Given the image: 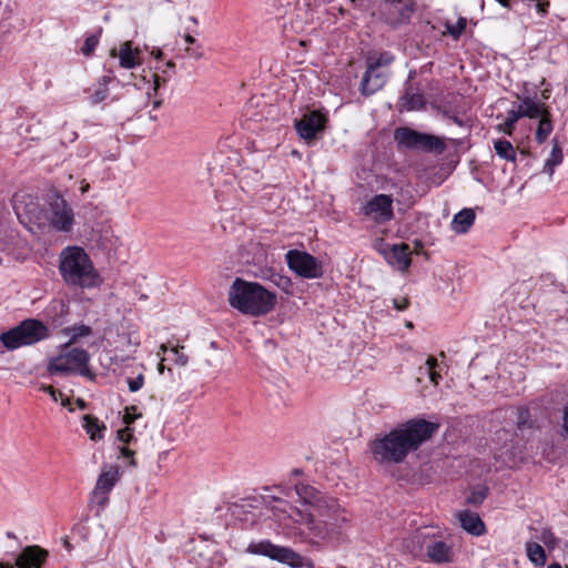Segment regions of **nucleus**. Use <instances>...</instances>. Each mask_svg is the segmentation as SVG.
<instances>
[{
	"mask_svg": "<svg viewBox=\"0 0 568 568\" xmlns=\"http://www.w3.org/2000/svg\"><path fill=\"white\" fill-rule=\"evenodd\" d=\"M475 222V212L471 209H463L456 213L452 221V229L457 234L466 233Z\"/></svg>",
	"mask_w": 568,
	"mask_h": 568,
	"instance_id": "aec40b11",
	"label": "nucleus"
},
{
	"mask_svg": "<svg viewBox=\"0 0 568 568\" xmlns=\"http://www.w3.org/2000/svg\"><path fill=\"white\" fill-rule=\"evenodd\" d=\"M539 539L549 549H554L558 544V538L555 536L550 528H542L539 535Z\"/></svg>",
	"mask_w": 568,
	"mask_h": 568,
	"instance_id": "f704fd0d",
	"label": "nucleus"
},
{
	"mask_svg": "<svg viewBox=\"0 0 568 568\" xmlns=\"http://www.w3.org/2000/svg\"><path fill=\"white\" fill-rule=\"evenodd\" d=\"M120 479L119 467L115 465L103 466L98 477L94 489L91 493V501L103 509L109 503V494Z\"/></svg>",
	"mask_w": 568,
	"mask_h": 568,
	"instance_id": "9b49d317",
	"label": "nucleus"
},
{
	"mask_svg": "<svg viewBox=\"0 0 568 568\" xmlns=\"http://www.w3.org/2000/svg\"><path fill=\"white\" fill-rule=\"evenodd\" d=\"M326 116L320 111H312L304 114L296 122L295 128L300 136L304 140H312L325 126Z\"/></svg>",
	"mask_w": 568,
	"mask_h": 568,
	"instance_id": "4468645a",
	"label": "nucleus"
},
{
	"mask_svg": "<svg viewBox=\"0 0 568 568\" xmlns=\"http://www.w3.org/2000/svg\"><path fill=\"white\" fill-rule=\"evenodd\" d=\"M295 493L302 508L274 498L272 513L277 520L292 519L303 526L305 539L313 547L322 548L338 544L351 524L347 509L336 498L304 483L295 485Z\"/></svg>",
	"mask_w": 568,
	"mask_h": 568,
	"instance_id": "f257e3e1",
	"label": "nucleus"
},
{
	"mask_svg": "<svg viewBox=\"0 0 568 568\" xmlns=\"http://www.w3.org/2000/svg\"><path fill=\"white\" fill-rule=\"evenodd\" d=\"M381 65L382 60H376L368 64L361 82L362 94L371 95L385 85L387 73L379 70Z\"/></svg>",
	"mask_w": 568,
	"mask_h": 568,
	"instance_id": "ddd939ff",
	"label": "nucleus"
},
{
	"mask_svg": "<svg viewBox=\"0 0 568 568\" xmlns=\"http://www.w3.org/2000/svg\"><path fill=\"white\" fill-rule=\"evenodd\" d=\"M144 371L145 368L143 366L140 367V371L138 372L136 376L134 377H126V384L129 387V390L131 393L139 392L143 385H144Z\"/></svg>",
	"mask_w": 568,
	"mask_h": 568,
	"instance_id": "72a5a7b5",
	"label": "nucleus"
},
{
	"mask_svg": "<svg viewBox=\"0 0 568 568\" xmlns=\"http://www.w3.org/2000/svg\"><path fill=\"white\" fill-rule=\"evenodd\" d=\"M526 555L528 560L537 567L545 566L547 561L545 549L538 544L534 541H527L526 546Z\"/></svg>",
	"mask_w": 568,
	"mask_h": 568,
	"instance_id": "a878e982",
	"label": "nucleus"
},
{
	"mask_svg": "<svg viewBox=\"0 0 568 568\" xmlns=\"http://www.w3.org/2000/svg\"><path fill=\"white\" fill-rule=\"evenodd\" d=\"M399 13V18L396 21H393L392 24L407 23L415 11V2L414 0H405L403 2V7L397 9Z\"/></svg>",
	"mask_w": 568,
	"mask_h": 568,
	"instance_id": "473e14b6",
	"label": "nucleus"
},
{
	"mask_svg": "<svg viewBox=\"0 0 568 568\" xmlns=\"http://www.w3.org/2000/svg\"><path fill=\"white\" fill-rule=\"evenodd\" d=\"M524 111H525V109H524V106H523V103L520 102V103H519V105H518V108H517L516 110H510L509 112H514V113H515L516 115H518V118L520 119V118L526 116V115L524 114Z\"/></svg>",
	"mask_w": 568,
	"mask_h": 568,
	"instance_id": "3c124183",
	"label": "nucleus"
},
{
	"mask_svg": "<svg viewBox=\"0 0 568 568\" xmlns=\"http://www.w3.org/2000/svg\"><path fill=\"white\" fill-rule=\"evenodd\" d=\"M160 351H161V352H163V353H165V352L168 351V346H166L165 344H162V345L160 346Z\"/></svg>",
	"mask_w": 568,
	"mask_h": 568,
	"instance_id": "e2e57ef3",
	"label": "nucleus"
},
{
	"mask_svg": "<svg viewBox=\"0 0 568 568\" xmlns=\"http://www.w3.org/2000/svg\"><path fill=\"white\" fill-rule=\"evenodd\" d=\"M548 568H562V567H561V566H560V564H558V562H552V564H550V565L548 566Z\"/></svg>",
	"mask_w": 568,
	"mask_h": 568,
	"instance_id": "680f3d73",
	"label": "nucleus"
},
{
	"mask_svg": "<svg viewBox=\"0 0 568 568\" xmlns=\"http://www.w3.org/2000/svg\"><path fill=\"white\" fill-rule=\"evenodd\" d=\"M393 196L376 194L361 207V214L376 224H385L394 219Z\"/></svg>",
	"mask_w": 568,
	"mask_h": 568,
	"instance_id": "9d476101",
	"label": "nucleus"
},
{
	"mask_svg": "<svg viewBox=\"0 0 568 568\" xmlns=\"http://www.w3.org/2000/svg\"><path fill=\"white\" fill-rule=\"evenodd\" d=\"M455 124L459 125V126H463L464 125V121L458 118L457 115H449L448 116Z\"/></svg>",
	"mask_w": 568,
	"mask_h": 568,
	"instance_id": "603ef678",
	"label": "nucleus"
},
{
	"mask_svg": "<svg viewBox=\"0 0 568 568\" xmlns=\"http://www.w3.org/2000/svg\"><path fill=\"white\" fill-rule=\"evenodd\" d=\"M153 82H154V85H153V90L154 92L158 91V89L160 88L161 85V82H165V80H161V78L158 75V74H153Z\"/></svg>",
	"mask_w": 568,
	"mask_h": 568,
	"instance_id": "09e8293b",
	"label": "nucleus"
},
{
	"mask_svg": "<svg viewBox=\"0 0 568 568\" xmlns=\"http://www.w3.org/2000/svg\"><path fill=\"white\" fill-rule=\"evenodd\" d=\"M118 440L122 443V446H128L130 443L135 442L136 439L133 436V428L125 426L124 428L119 429Z\"/></svg>",
	"mask_w": 568,
	"mask_h": 568,
	"instance_id": "e433bc0d",
	"label": "nucleus"
},
{
	"mask_svg": "<svg viewBox=\"0 0 568 568\" xmlns=\"http://www.w3.org/2000/svg\"><path fill=\"white\" fill-rule=\"evenodd\" d=\"M435 536L434 528H419L403 539V549L415 557L422 556L427 552L429 544H432Z\"/></svg>",
	"mask_w": 568,
	"mask_h": 568,
	"instance_id": "f8f14e48",
	"label": "nucleus"
},
{
	"mask_svg": "<svg viewBox=\"0 0 568 568\" xmlns=\"http://www.w3.org/2000/svg\"><path fill=\"white\" fill-rule=\"evenodd\" d=\"M99 43V34H91L85 38L84 43L81 48V52L89 57L93 53Z\"/></svg>",
	"mask_w": 568,
	"mask_h": 568,
	"instance_id": "c9c22d12",
	"label": "nucleus"
},
{
	"mask_svg": "<svg viewBox=\"0 0 568 568\" xmlns=\"http://www.w3.org/2000/svg\"><path fill=\"white\" fill-rule=\"evenodd\" d=\"M549 6V1H538V3L536 4V9L539 13L546 14L548 12Z\"/></svg>",
	"mask_w": 568,
	"mask_h": 568,
	"instance_id": "a18cd8bd",
	"label": "nucleus"
},
{
	"mask_svg": "<svg viewBox=\"0 0 568 568\" xmlns=\"http://www.w3.org/2000/svg\"><path fill=\"white\" fill-rule=\"evenodd\" d=\"M429 561L434 564H449L454 560V550L450 545L447 542L436 539H433L432 544H429L428 550L425 554Z\"/></svg>",
	"mask_w": 568,
	"mask_h": 568,
	"instance_id": "dca6fc26",
	"label": "nucleus"
},
{
	"mask_svg": "<svg viewBox=\"0 0 568 568\" xmlns=\"http://www.w3.org/2000/svg\"><path fill=\"white\" fill-rule=\"evenodd\" d=\"M111 81V75H103L89 89V100L91 104H99L106 100L109 97L108 87Z\"/></svg>",
	"mask_w": 568,
	"mask_h": 568,
	"instance_id": "412c9836",
	"label": "nucleus"
},
{
	"mask_svg": "<svg viewBox=\"0 0 568 568\" xmlns=\"http://www.w3.org/2000/svg\"><path fill=\"white\" fill-rule=\"evenodd\" d=\"M459 524L464 530L473 536H483L486 532L485 523L479 515L471 510H462L457 514Z\"/></svg>",
	"mask_w": 568,
	"mask_h": 568,
	"instance_id": "f3484780",
	"label": "nucleus"
},
{
	"mask_svg": "<svg viewBox=\"0 0 568 568\" xmlns=\"http://www.w3.org/2000/svg\"><path fill=\"white\" fill-rule=\"evenodd\" d=\"M17 567L16 565H12V564H2L0 562V568H14Z\"/></svg>",
	"mask_w": 568,
	"mask_h": 568,
	"instance_id": "4d7b16f0",
	"label": "nucleus"
},
{
	"mask_svg": "<svg viewBox=\"0 0 568 568\" xmlns=\"http://www.w3.org/2000/svg\"><path fill=\"white\" fill-rule=\"evenodd\" d=\"M551 131H552V123L550 120V113L548 111L540 116V120H539V123H538V126L536 130V136H535L536 141L539 144L544 143L547 140V138L549 136V134L551 133Z\"/></svg>",
	"mask_w": 568,
	"mask_h": 568,
	"instance_id": "c85d7f7f",
	"label": "nucleus"
},
{
	"mask_svg": "<svg viewBox=\"0 0 568 568\" xmlns=\"http://www.w3.org/2000/svg\"><path fill=\"white\" fill-rule=\"evenodd\" d=\"M467 26L466 18L460 17L456 23H452L449 21L445 22V28L447 33L455 40H458L460 36L464 33Z\"/></svg>",
	"mask_w": 568,
	"mask_h": 568,
	"instance_id": "2f4dec72",
	"label": "nucleus"
},
{
	"mask_svg": "<svg viewBox=\"0 0 568 568\" xmlns=\"http://www.w3.org/2000/svg\"><path fill=\"white\" fill-rule=\"evenodd\" d=\"M248 552L266 556L273 560L286 564L292 568H315L312 559L305 558L290 547H283L272 544L270 540L251 542Z\"/></svg>",
	"mask_w": 568,
	"mask_h": 568,
	"instance_id": "0eeeda50",
	"label": "nucleus"
},
{
	"mask_svg": "<svg viewBox=\"0 0 568 568\" xmlns=\"http://www.w3.org/2000/svg\"><path fill=\"white\" fill-rule=\"evenodd\" d=\"M445 149L446 144L440 138L434 134L419 132V136L416 139V142L413 144L410 150L443 153Z\"/></svg>",
	"mask_w": 568,
	"mask_h": 568,
	"instance_id": "a211bd4d",
	"label": "nucleus"
},
{
	"mask_svg": "<svg viewBox=\"0 0 568 568\" xmlns=\"http://www.w3.org/2000/svg\"><path fill=\"white\" fill-rule=\"evenodd\" d=\"M49 337L48 326L39 320L27 318L0 334V355L21 347L32 346Z\"/></svg>",
	"mask_w": 568,
	"mask_h": 568,
	"instance_id": "39448f33",
	"label": "nucleus"
},
{
	"mask_svg": "<svg viewBox=\"0 0 568 568\" xmlns=\"http://www.w3.org/2000/svg\"><path fill=\"white\" fill-rule=\"evenodd\" d=\"M562 150L558 142L554 141L550 155L545 163V171L552 175L555 168L562 162Z\"/></svg>",
	"mask_w": 568,
	"mask_h": 568,
	"instance_id": "7c9ffc66",
	"label": "nucleus"
},
{
	"mask_svg": "<svg viewBox=\"0 0 568 568\" xmlns=\"http://www.w3.org/2000/svg\"><path fill=\"white\" fill-rule=\"evenodd\" d=\"M287 266L303 278H318L323 275L321 262L305 251L290 250L285 254Z\"/></svg>",
	"mask_w": 568,
	"mask_h": 568,
	"instance_id": "1a4fd4ad",
	"label": "nucleus"
},
{
	"mask_svg": "<svg viewBox=\"0 0 568 568\" xmlns=\"http://www.w3.org/2000/svg\"><path fill=\"white\" fill-rule=\"evenodd\" d=\"M393 305L397 311H404L409 306V300L406 296H403L400 298H394Z\"/></svg>",
	"mask_w": 568,
	"mask_h": 568,
	"instance_id": "c03bdc74",
	"label": "nucleus"
},
{
	"mask_svg": "<svg viewBox=\"0 0 568 568\" xmlns=\"http://www.w3.org/2000/svg\"><path fill=\"white\" fill-rule=\"evenodd\" d=\"M111 55H112V57H115V55H116L115 50H112V51H111Z\"/></svg>",
	"mask_w": 568,
	"mask_h": 568,
	"instance_id": "774afa93",
	"label": "nucleus"
},
{
	"mask_svg": "<svg viewBox=\"0 0 568 568\" xmlns=\"http://www.w3.org/2000/svg\"><path fill=\"white\" fill-rule=\"evenodd\" d=\"M418 136L419 132L408 126H400L394 131V140L397 145L408 150L412 149Z\"/></svg>",
	"mask_w": 568,
	"mask_h": 568,
	"instance_id": "5701e85b",
	"label": "nucleus"
},
{
	"mask_svg": "<svg viewBox=\"0 0 568 568\" xmlns=\"http://www.w3.org/2000/svg\"><path fill=\"white\" fill-rule=\"evenodd\" d=\"M426 365L428 367L429 379L434 385H438L439 379L442 378L440 374L435 371L437 366V359L433 356H429L426 361Z\"/></svg>",
	"mask_w": 568,
	"mask_h": 568,
	"instance_id": "4c0bfd02",
	"label": "nucleus"
},
{
	"mask_svg": "<svg viewBox=\"0 0 568 568\" xmlns=\"http://www.w3.org/2000/svg\"><path fill=\"white\" fill-rule=\"evenodd\" d=\"M562 428L568 435V407L565 408L562 413Z\"/></svg>",
	"mask_w": 568,
	"mask_h": 568,
	"instance_id": "49530a36",
	"label": "nucleus"
},
{
	"mask_svg": "<svg viewBox=\"0 0 568 568\" xmlns=\"http://www.w3.org/2000/svg\"><path fill=\"white\" fill-rule=\"evenodd\" d=\"M118 55L122 68L132 69L140 64L138 51L134 52L132 50L131 42L129 41L121 44Z\"/></svg>",
	"mask_w": 568,
	"mask_h": 568,
	"instance_id": "b1692460",
	"label": "nucleus"
},
{
	"mask_svg": "<svg viewBox=\"0 0 568 568\" xmlns=\"http://www.w3.org/2000/svg\"><path fill=\"white\" fill-rule=\"evenodd\" d=\"M231 307L244 315L260 317L268 314L276 304V295L257 282L236 277L227 292Z\"/></svg>",
	"mask_w": 568,
	"mask_h": 568,
	"instance_id": "7ed1b4c3",
	"label": "nucleus"
},
{
	"mask_svg": "<svg viewBox=\"0 0 568 568\" xmlns=\"http://www.w3.org/2000/svg\"><path fill=\"white\" fill-rule=\"evenodd\" d=\"M183 346H173L171 352L174 354V362L179 366H185L187 364V356L182 353Z\"/></svg>",
	"mask_w": 568,
	"mask_h": 568,
	"instance_id": "ea45409f",
	"label": "nucleus"
},
{
	"mask_svg": "<svg viewBox=\"0 0 568 568\" xmlns=\"http://www.w3.org/2000/svg\"><path fill=\"white\" fill-rule=\"evenodd\" d=\"M184 40L189 44H193L195 42V39L191 34H185Z\"/></svg>",
	"mask_w": 568,
	"mask_h": 568,
	"instance_id": "864d4df0",
	"label": "nucleus"
},
{
	"mask_svg": "<svg viewBox=\"0 0 568 568\" xmlns=\"http://www.w3.org/2000/svg\"><path fill=\"white\" fill-rule=\"evenodd\" d=\"M152 54H154V57H155L156 59H161V58H162V55H163V53H162V51H161V50H158L156 52H154V51H153V52H152Z\"/></svg>",
	"mask_w": 568,
	"mask_h": 568,
	"instance_id": "bf43d9fd",
	"label": "nucleus"
},
{
	"mask_svg": "<svg viewBox=\"0 0 568 568\" xmlns=\"http://www.w3.org/2000/svg\"><path fill=\"white\" fill-rule=\"evenodd\" d=\"M44 223H39V229H52L60 233H70L75 223V214L72 206L60 194H54L45 210Z\"/></svg>",
	"mask_w": 568,
	"mask_h": 568,
	"instance_id": "6e6552de",
	"label": "nucleus"
},
{
	"mask_svg": "<svg viewBox=\"0 0 568 568\" xmlns=\"http://www.w3.org/2000/svg\"><path fill=\"white\" fill-rule=\"evenodd\" d=\"M486 496H487L486 489H481V490H478V491H473L467 497V503L468 504H473V505L481 504L484 501V499L486 498Z\"/></svg>",
	"mask_w": 568,
	"mask_h": 568,
	"instance_id": "79ce46f5",
	"label": "nucleus"
},
{
	"mask_svg": "<svg viewBox=\"0 0 568 568\" xmlns=\"http://www.w3.org/2000/svg\"><path fill=\"white\" fill-rule=\"evenodd\" d=\"M91 333H92V328L89 325H84V324L65 327L63 329V334L65 336H69V341H68V343H65V348L70 347L78 339L91 335Z\"/></svg>",
	"mask_w": 568,
	"mask_h": 568,
	"instance_id": "bb28decb",
	"label": "nucleus"
},
{
	"mask_svg": "<svg viewBox=\"0 0 568 568\" xmlns=\"http://www.w3.org/2000/svg\"><path fill=\"white\" fill-rule=\"evenodd\" d=\"M63 546L68 549V550H71V544L69 542L68 539H64L63 540Z\"/></svg>",
	"mask_w": 568,
	"mask_h": 568,
	"instance_id": "052dcab7",
	"label": "nucleus"
},
{
	"mask_svg": "<svg viewBox=\"0 0 568 568\" xmlns=\"http://www.w3.org/2000/svg\"><path fill=\"white\" fill-rule=\"evenodd\" d=\"M439 425L424 418H412L398 424L390 432L376 436L369 443L373 459L378 465L390 466L405 462L438 430Z\"/></svg>",
	"mask_w": 568,
	"mask_h": 568,
	"instance_id": "f03ea898",
	"label": "nucleus"
},
{
	"mask_svg": "<svg viewBox=\"0 0 568 568\" xmlns=\"http://www.w3.org/2000/svg\"><path fill=\"white\" fill-rule=\"evenodd\" d=\"M59 273L68 287L93 288L101 277L84 248L77 245L64 247L59 254Z\"/></svg>",
	"mask_w": 568,
	"mask_h": 568,
	"instance_id": "20e7f679",
	"label": "nucleus"
},
{
	"mask_svg": "<svg viewBox=\"0 0 568 568\" xmlns=\"http://www.w3.org/2000/svg\"><path fill=\"white\" fill-rule=\"evenodd\" d=\"M161 105V101H155L154 102V108H159Z\"/></svg>",
	"mask_w": 568,
	"mask_h": 568,
	"instance_id": "338daca9",
	"label": "nucleus"
},
{
	"mask_svg": "<svg viewBox=\"0 0 568 568\" xmlns=\"http://www.w3.org/2000/svg\"><path fill=\"white\" fill-rule=\"evenodd\" d=\"M120 454L122 458L128 459L129 465L131 467L136 466V462L134 459L135 452L130 449L128 446H120Z\"/></svg>",
	"mask_w": 568,
	"mask_h": 568,
	"instance_id": "37998d69",
	"label": "nucleus"
},
{
	"mask_svg": "<svg viewBox=\"0 0 568 568\" xmlns=\"http://www.w3.org/2000/svg\"><path fill=\"white\" fill-rule=\"evenodd\" d=\"M409 254V246L407 244H395L392 247V263L395 264L399 271H406L410 265Z\"/></svg>",
	"mask_w": 568,
	"mask_h": 568,
	"instance_id": "4be33fe9",
	"label": "nucleus"
},
{
	"mask_svg": "<svg viewBox=\"0 0 568 568\" xmlns=\"http://www.w3.org/2000/svg\"><path fill=\"white\" fill-rule=\"evenodd\" d=\"M83 428L92 440L102 439L103 433L106 429L104 424L100 423L97 417L91 415L83 416Z\"/></svg>",
	"mask_w": 568,
	"mask_h": 568,
	"instance_id": "393cba45",
	"label": "nucleus"
},
{
	"mask_svg": "<svg viewBox=\"0 0 568 568\" xmlns=\"http://www.w3.org/2000/svg\"><path fill=\"white\" fill-rule=\"evenodd\" d=\"M521 103L525 109L524 114L529 119L540 118L544 113L549 111L544 103H537L530 98L523 99Z\"/></svg>",
	"mask_w": 568,
	"mask_h": 568,
	"instance_id": "cd10ccee",
	"label": "nucleus"
},
{
	"mask_svg": "<svg viewBox=\"0 0 568 568\" xmlns=\"http://www.w3.org/2000/svg\"><path fill=\"white\" fill-rule=\"evenodd\" d=\"M377 60H382V65L383 64L386 65V64H388V63H390L393 61V58L389 54H387V53H383V54L379 55V58Z\"/></svg>",
	"mask_w": 568,
	"mask_h": 568,
	"instance_id": "8fccbe9b",
	"label": "nucleus"
},
{
	"mask_svg": "<svg viewBox=\"0 0 568 568\" xmlns=\"http://www.w3.org/2000/svg\"><path fill=\"white\" fill-rule=\"evenodd\" d=\"M496 154L507 161H516V152L513 144L507 140H497L494 143Z\"/></svg>",
	"mask_w": 568,
	"mask_h": 568,
	"instance_id": "c756f323",
	"label": "nucleus"
},
{
	"mask_svg": "<svg viewBox=\"0 0 568 568\" xmlns=\"http://www.w3.org/2000/svg\"><path fill=\"white\" fill-rule=\"evenodd\" d=\"M139 417H141V414L138 413L136 406L132 405L124 408L123 423L125 426H130Z\"/></svg>",
	"mask_w": 568,
	"mask_h": 568,
	"instance_id": "58836bf2",
	"label": "nucleus"
},
{
	"mask_svg": "<svg viewBox=\"0 0 568 568\" xmlns=\"http://www.w3.org/2000/svg\"><path fill=\"white\" fill-rule=\"evenodd\" d=\"M90 354L83 348H65L50 358L47 371L50 375H81L89 379L94 378V374L89 367Z\"/></svg>",
	"mask_w": 568,
	"mask_h": 568,
	"instance_id": "423d86ee",
	"label": "nucleus"
},
{
	"mask_svg": "<svg viewBox=\"0 0 568 568\" xmlns=\"http://www.w3.org/2000/svg\"><path fill=\"white\" fill-rule=\"evenodd\" d=\"M62 405H63V406H68V405H70V399H69V398H67L65 400H63V402H62Z\"/></svg>",
	"mask_w": 568,
	"mask_h": 568,
	"instance_id": "69168bd1",
	"label": "nucleus"
},
{
	"mask_svg": "<svg viewBox=\"0 0 568 568\" xmlns=\"http://www.w3.org/2000/svg\"><path fill=\"white\" fill-rule=\"evenodd\" d=\"M518 120H519L518 115H516L514 112L508 111L507 118L503 124V131L510 134L515 123Z\"/></svg>",
	"mask_w": 568,
	"mask_h": 568,
	"instance_id": "a19ab883",
	"label": "nucleus"
},
{
	"mask_svg": "<svg viewBox=\"0 0 568 568\" xmlns=\"http://www.w3.org/2000/svg\"><path fill=\"white\" fill-rule=\"evenodd\" d=\"M504 8H509V2L508 0H497Z\"/></svg>",
	"mask_w": 568,
	"mask_h": 568,
	"instance_id": "13d9d810",
	"label": "nucleus"
},
{
	"mask_svg": "<svg viewBox=\"0 0 568 568\" xmlns=\"http://www.w3.org/2000/svg\"><path fill=\"white\" fill-rule=\"evenodd\" d=\"M49 558V551L38 545L24 547L16 559L17 568H42Z\"/></svg>",
	"mask_w": 568,
	"mask_h": 568,
	"instance_id": "2eb2a0df",
	"label": "nucleus"
},
{
	"mask_svg": "<svg viewBox=\"0 0 568 568\" xmlns=\"http://www.w3.org/2000/svg\"><path fill=\"white\" fill-rule=\"evenodd\" d=\"M400 111H418L425 108V99L420 91L408 88L400 98Z\"/></svg>",
	"mask_w": 568,
	"mask_h": 568,
	"instance_id": "6ab92c4d",
	"label": "nucleus"
},
{
	"mask_svg": "<svg viewBox=\"0 0 568 568\" xmlns=\"http://www.w3.org/2000/svg\"><path fill=\"white\" fill-rule=\"evenodd\" d=\"M174 65H175V64H174V62H172V61H168V62H166V67H168V68H174Z\"/></svg>",
	"mask_w": 568,
	"mask_h": 568,
	"instance_id": "0e129e2a",
	"label": "nucleus"
},
{
	"mask_svg": "<svg viewBox=\"0 0 568 568\" xmlns=\"http://www.w3.org/2000/svg\"><path fill=\"white\" fill-rule=\"evenodd\" d=\"M43 390L47 392L53 400H58L57 390L52 386H45L43 387Z\"/></svg>",
	"mask_w": 568,
	"mask_h": 568,
	"instance_id": "de8ad7c7",
	"label": "nucleus"
},
{
	"mask_svg": "<svg viewBox=\"0 0 568 568\" xmlns=\"http://www.w3.org/2000/svg\"><path fill=\"white\" fill-rule=\"evenodd\" d=\"M77 405L79 408L84 409L85 408V402L82 398L77 399Z\"/></svg>",
	"mask_w": 568,
	"mask_h": 568,
	"instance_id": "5fc2aeb1",
	"label": "nucleus"
},
{
	"mask_svg": "<svg viewBox=\"0 0 568 568\" xmlns=\"http://www.w3.org/2000/svg\"><path fill=\"white\" fill-rule=\"evenodd\" d=\"M163 362H164V358H161V361H160V363L158 365V371H159L160 374H163V372H164V364H163Z\"/></svg>",
	"mask_w": 568,
	"mask_h": 568,
	"instance_id": "6e6d98bb",
	"label": "nucleus"
}]
</instances>
